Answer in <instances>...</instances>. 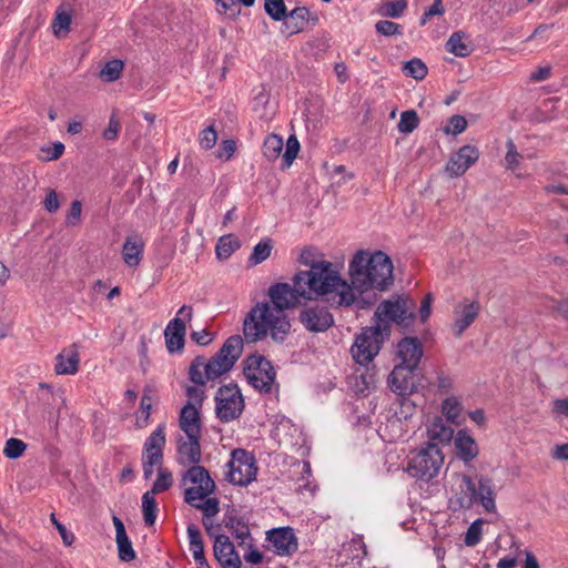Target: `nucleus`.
<instances>
[{
  "label": "nucleus",
  "mask_w": 568,
  "mask_h": 568,
  "mask_svg": "<svg viewBox=\"0 0 568 568\" xmlns=\"http://www.w3.org/2000/svg\"><path fill=\"white\" fill-rule=\"evenodd\" d=\"M186 532L189 538V550L192 554L197 568H211L204 555V544L199 527L194 524H190L186 528Z\"/></svg>",
  "instance_id": "obj_26"
},
{
  "label": "nucleus",
  "mask_w": 568,
  "mask_h": 568,
  "mask_svg": "<svg viewBox=\"0 0 568 568\" xmlns=\"http://www.w3.org/2000/svg\"><path fill=\"white\" fill-rule=\"evenodd\" d=\"M142 513L145 525H154L158 517V504L154 495L149 491H145L142 496Z\"/></svg>",
  "instance_id": "obj_37"
},
{
  "label": "nucleus",
  "mask_w": 568,
  "mask_h": 568,
  "mask_svg": "<svg viewBox=\"0 0 568 568\" xmlns=\"http://www.w3.org/2000/svg\"><path fill=\"white\" fill-rule=\"evenodd\" d=\"M384 432L388 433L385 435V437L390 442L402 439L406 434V430L403 428V422L399 417L396 416L387 420L384 427Z\"/></svg>",
  "instance_id": "obj_44"
},
{
  "label": "nucleus",
  "mask_w": 568,
  "mask_h": 568,
  "mask_svg": "<svg viewBox=\"0 0 568 568\" xmlns=\"http://www.w3.org/2000/svg\"><path fill=\"white\" fill-rule=\"evenodd\" d=\"M192 307L189 305H183L176 312L175 317L168 323L164 329V338L169 353H175L183 349L186 334V324L192 320Z\"/></svg>",
  "instance_id": "obj_14"
},
{
  "label": "nucleus",
  "mask_w": 568,
  "mask_h": 568,
  "mask_svg": "<svg viewBox=\"0 0 568 568\" xmlns=\"http://www.w3.org/2000/svg\"><path fill=\"white\" fill-rule=\"evenodd\" d=\"M80 353L75 344L63 348L55 356L54 372L58 375H74L79 371Z\"/></svg>",
  "instance_id": "obj_24"
},
{
  "label": "nucleus",
  "mask_w": 568,
  "mask_h": 568,
  "mask_svg": "<svg viewBox=\"0 0 568 568\" xmlns=\"http://www.w3.org/2000/svg\"><path fill=\"white\" fill-rule=\"evenodd\" d=\"M173 484V476L170 470L163 467H158V478L153 483L152 488L148 490L152 495L166 491Z\"/></svg>",
  "instance_id": "obj_40"
},
{
  "label": "nucleus",
  "mask_w": 568,
  "mask_h": 568,
  "mask_svg": "<svg viewBox=\"0 0 568 568\" xmlns=\"http://www.w3.org/2000/svg\"><path fill=\"white\" fill-rule=\"evenodd\" d=\"M291 328L286 313L272 307L268 302H260L251 308L243 322V335L247 343H256L268 334L282 342Z\"/></svg>",
  "instance_id": "obj_4"
},
{
  "label": "nucleus",
  "mask_w": 568,
  "mask_h": 568,
  "mask_svg": "<svg viewBox=\"0 0 568 568\" xmlns=\"http://www.w3.org/2000/svg\"><path fill=\"white\" fill-rule=\"evenodd\" d=\"M444 12H445V9L443 6V0H435L432 3V6L422 16L420 24L425 26L432 17L442 16V14H444Z\"/></svg>",
  "instance_id": "obj_56"
},
{
  "label": "nucleus",
  "mask_w": 568,
  "mask_h": 568,
  "mask_svg": "<svg viewBox=\"0 0 568 568\" xmlns=\"http://www.w3.org/2000/svg\"><path fill=\"white\" fill-rule=\"evenodd\" d=\"M82 215V203L78 200L71 203L70 210L65 217V224L68 226H77L81 222Z\"/></svg>",
  "instance_id": "obj_52"
},
{
  "label": "nucleus",
  "mask_w": 568,
  "mask_h": 568,
  "mask_svg": "<svg viewBox=\"0 0 568 568\" xmlns=\"http://www.w3.org/2000/svg\"><path fill=\"white\" fill-rule=\"evenodd\" d=\"M454 496L459 508L470 509L475 504L480 505L486 513L496 514V485L487 475L475 478L466 474L454 475Z\"/></svg>",
  "instance_id": "obj_6"
},
{
  "label": "nucleus",
  "mask_w": 568,
  "mask_h": 568,
  "mask_svg": "<svg viewBox=\"0 0 568 568\" xmlns=\"http://www.w3.org/2000/svg\"><path fill=\"white\" fill-rule=\"evenodd\" d=\"M121 124L115 115H112L109 120V124L103 132V136L106 140H115L119 135Z\"/></svg>",
  "instance_id": "obj_60"
},
{
  "label": "nucleus",
  "mask_w": 568,
  "mask_h": 568,
  "mask_svg": "<svg viewBox=\"0 0 568 568\" xmlns=\"http://www.w3.org/2000/svg\"><path fill=\"white\" fill-rule=\"evenodd\" d=\"M552 410L559 416L568 417V397L555 399L552 402Z\"/></svg>",
  "instance_id": "obj_64"
},
{
  "label": "nucleus",
  "mask_w": 568,
  "mask_h": 568,
  "mask_svg": "<svg viewBox=\"0 0 568 568\" xmlns=\"http://www.w3.org/2000/svg\"><path fill=\"white\" fill-rule=\"evenodd\" d=\"M243 351V338L239 335L229 337L222 348L210 359L197 356L189 368L190 379L200 386L215 381L227 373L240 358Z\"/></svg>",
  "instance_id": "obj_5"
},
{
  "label": "nucleus",
  "mask_w": 568,
  "mask_h": 568,
  "mask_svg": "<svg viewBox=\"0 0 568 568\" xmlns=\"http://www.w3.org/2000/svg\"><path fill=\"white\" fill-rule=\"evenodd\" d=\"M436 387H437L438 393L448 394L454 388L453 377L443 372L437 373Z\"/></svg>",
  "instance_id": "obj_54"
},
{
  "label": "nucleus",
  "mask_w": 568,
  "mask_h": 568,
  "mask_svg": "<svg viewBox=\"0 0 568 568\" xmlns=\"http://www.w3.org/2000/svg\"><path fill=\"white\" fill-rule=\"evenodd\" d=\"M506 149H507V152H506L505 159H504L505 168L507 170L511 171L513 173H515V175L517 178H521L523 176L521 173L518 172L520 164L525 158L530 159L531 155L530 154L525 155V154L520 153L517 150V146L511 139L507 140Z\"/></svg>",
  "instance_id": "obj_33"
},
{
  "label": "nucleus",
  "mask_w": 568,
  "mask_h": 568,
  "mask_svg": "<svg viewBox=\"0 0 568 568\" xmlns=\"http://www.w3.org/2000/svg\"><path fill=\"white\" fill-rule=\"evenodd\" d=\"M426 429L428 438L439 443H450L455 436L452 424L440 416L434 417Z\"/></svg>",
  "instance_id": "obj_31"
},
{
  "label": "nucleus",
  "mask_w": 568,
  "mask_h": 568,
  "mask_svg": "<svg viewBox=\"0 0 568 568\" xmlns=\"http://www.w3.org/2000/svg\"><path fill=\"white\" fill-rule=\"evenodd\" d=\"M152 404L153 400L151 395L144 392L141 398L140 409L135 416V425L138 428H144L149 425Z\"/></svg>",
  "instance_id": "obj_38"
},
{
  "label": "nucleus",
  "mask_w": 568,
  "mask_h": 568,
  "mask_svg": "<svg viewBox=\"0 0 568 568\" xmlns=\"http://www.w3.org/2000/svg\"><path fill=\"white\" fill-rule=\"evenodd\" d=\"M444 465L442 449L435 444H427L412 453L408 458L407 473L417 479L430 481L438 476Z\"/></svg>",
  "instance_id": "obj_7"
},
{
  "label": "nucleus",
  "mask_w": 568,
  "mask_h": 568,
  "mask_svg": "<svg viewBox=\"0 0 568 568\" xmlns=\"http://www.w3.org/2000/svg\"><path fill=\"white\" fill-rule=\"evenodd\" d=\"M404 72L416 80H422L427 75V67L420 59H412L406 62Z\"/></svg>",
  "instance_id": "obj_47"
},
{
  "label": "nucleus",
  "mask_w": 568,
  "mask_h": 568,
  "mask_svg": "<svg viewBox=\"0 0 568 568\" xmlns=\"http://www.w3.org/2000/svg\"><path fill=\"white\" fill-rule=\"evenodd\" d=\"M452 440H454L457 457L464 463L468 464L478 456V445L468 429H458Z\"/></svg>",
  "instance_id": "obj_23"
},
{
  "label": "nucleus",
  "mask_w": 568,
  "mask_h": 568,
  "mask_svg": "<svg viewBox=\"0 0 568 568\" xmlns=\"http://www.w3.org/2000/svg\"><path fill=\"white\" fill-rule=\"evenodd\" d=\"M311 477V465L308 462L303 463V471H302V478L303 484H300L298 488L301 490H307L311 494H313L316 490V485L312 484L310 480Z\"/></svg>",
  "instance_id": "obj_59"
},
{
  "label": "nucleus",
  "mask_w": 568,
  "mask_h": 568,
  "mask_svg": "<svg viewBox=\"0 0 568 568\" xmlns=\"http://www.w3.org/2000/svg\"><path fill=\"white\" fill-rule=\"evenodd\" d=\"M184 501L203 513V525L211 532L210 518L220 511L217 498L211 497L216 489L215 481L203 466H191L182 475Z\"/></svg>",
  "instance_id": "obj_3"
},
{
  "label": "nucleus",
  "mask_w": 568,
  "mask_h": 568,
  "mask_svg": "<svg viewBox=\"0 0 568 568\" xmlns=\"http://www.w3.org/2000/svg\"><path fill=\"white\" fill-rule=\"evenodd\" d=\"M284 141L281 135L277 134H268L263 143V155L268 161H275L278 159L283 151Z\"/></svg>",
  "instance_id": "obj_35"
},
{
  "label": "nucleus",
  "mask_w": 568,
  "mask_h": 568,
  "mask_svg": "<svg viewBox=\"0 0 568 568\" xmlns=\"http://www.w3.org/2000/svg\"><path fill=\"white\" fill-rule=\"evenodd\" d=\"M397 365L416 369L422 357L423 347L420 342L415 337H405L397 344Z\"/></svg>",
  "instance_id": "obj_21"
},
{
  "label": "nucleus",
  "mask_w": 568,
  "mask_h": 568,
  "mask_svg": "<svg viewBox=\"0 0 568 568\" xmlns=\"http://www.w3.org/2000/svg\"><path fill=\"white\" fill-rule=\"evenodd\" d=\"M298 317L303 326L314 333L325 332L334 324L331 312L325 306L321 305L303 307Z\"/></svg>",
  "instance_id": "obj_15"
},
{
  "label": "nucleus",
  "mask_w": 568,
  "mask_h": 568,
  "mask_svg": "<svg viewBox=\"0 0 568 568\" xmlns=\"http://www.w3.org/2000/svg\"><path fill=\"white\" fill-rule=\"evenodd\" d=\"M300 151V142L295 135H290L286 141L285 152L282 156V168L287 169L292 165Z\"/></svg>",
  "instance_id": "obj_42"
},
{
  "label": "nucleus",
  "mask_w": 568,
  "mask_h": 568,
  "mask_svg": "<svg viewBox=\"0 0 568 568\" xmlns=\"http://www.w3.org/2000/svg\"><path fill=\"white\" fill-rule=\"evenodd\" d=\"M215 559L223 568H241V559L235 551L234 545L225 535H217L213 545Z\"/></svg>",
  "instance_id": "obj_20"
},
{
  "label": "nucleus",
  "mask_w": 568,
  "mask_h": 568,
  "mask_svg": "<svg viewBox=\"0 0 568 568\" xmlns=\"http://www.w3.org/2000/svg\"><path fill=\"white\" fill-rule=\"evenodd\" d=\"M180 427L185 433L186 437H200L201 423L200 412L195 404L187 403L180 414Z\"/></svg>",
  "instance_id": "obj_25"
},
{
  "label": "nucleus",
  "mask_w": 568,
  "mask_h": 568,
  "mask_svg": "<svg viewBox=\"0 0 568 568\" xmlns=\"http://www.w3.org/2000/svg\"><path fill=\"white\" fill-rule=\"evenodd\" d=\"M63 151H64V145L61 142H57L52 146L42 149V152L44 153V159L47 161L58 160L63 154Z\"/></svg>",
  "instance_id": "obj_61"
},
{
  "label": "nucleus",
  "mask_w": 568,
  "mask_h": 568,
  "mask_svg": "<svg viewBox=\"0 0 568 568\" xmlns=\"http://www.w3.org/2000/svg\"><path fill=\"white\" fill-rule=\"evenodd\" d=\"M414 371L413 368H408L400 365H395L390 374L388 375V385L390 389L399 395L400 397H405L410 395L415 389L414 382Z\"/></svg>",
  "instance_id": "obj_22"
},
{
  "label": "nucleus",
  "mask_w": 568,
  "mask_h": 568,
  "mask_svg": "<svg viewBox=\"0 0 568 568\" xmlns=\"http://www.w3.org/2000/svg\"><path fill=\"white\" fill-rule=\"evenodd\" d=\"M26 448H27V445L21 439L9 438L6 442V446L3 448V455L10 459H17L22 456Z\"/></svg>",
  "instance_id": "obj_48"
},
{
  "label": "nucleus",
  "mask_w": 568,
  "mask_h": 568,
  "mask_svg": "<svg viewBox=\"0 0 568 568\" xmlns=\"http://www.w3.org/2000/svg\"><path fill=\"white\" fill-rule=\"evenodd\" d=\"M244 408V399L236 385H224L215 395V412L223 423L239 418Z\"/></svg>",
  "instance_id": "obj_12"
},
{
  "label": "nucleus",
  "mask_w": 568,
  "mask_h": 568,
  "mask_svg": "<svg viewBox=\"0 0 568 568\" xmlns=\"http://www.w3.org/2000/svg\"><path fill=\"white\" fill-rule=\"evenodd\" d=\"M415 303L409 298L404 297H394L390 300L383 301L376 312L375 317L377 318V324L382 327L386 325L387 335L389 334L390 322L396 323L398 325H405L410 321L414 316Z\"/></svg>",
  "instance_id": "obj_11"
},
{
  "label": "nucleus",
  "mask_w": 568,
  "mask_h": 568,
  "mask_svg": "<svg viewBox=\"0 0 568 568\" xmlns=\"http://www.w3.org/2000/svg\"><path fill=\"white\" fill-rule=\"evenodd\" d=\"M446 49L460 58L468 57L473 51L470 42L465 41V33L463 32H454L446 42Z\"/></svg>",
  "instance_id": "obj_34"
},
{
  "label": "nucleus",
  "mask_w": 568,
  "mask_h": 568,
  "mask_svg": "<svg viewBox=\"0 0 568 568\" xmlns=\"http://www.w3.org/2000/svg\"><path fill=\"white\" fill-rule=\"evenodd\" d=\"M226 468L225 478L233 485L247 486L256 479V459L252 453L245 449L232 450Z\"/></svg>",
  "instance_id": "obj_9"
},
{
  "label": "nucleus",
  "mask_w": 568,
  "mask_h": 568,
  "mask_svg": "<svg viewBox=\"0 0 568 568\" xmlns=\"http://www.w3.org/2000/svg\"><path fill=\"white\" fill-rule=\"evenodd\" d=\"M272 240L266 237L261 240L252 251V254L250 256V263L253 265H257L262 262H264L272 252Z\"/></svg>",
  "instance_id": "obj_39"
},
{
  "label": "nucleus",
  "mask_w": 568,
  "mask_h": 568,
  "mask_svg": "<svg viewBox=\"0 0 568 568\" xmlns=\"http://www.w3.org/2000/svg\"><path fill=\"white\" fill-rule=\"evenodd\" d=\"M72 16L73 9L70 4L63 3L57 8L51 23L53 34L57 38H64L69 33Z\"/></svg>",
  "instance_id": "obj_32"
},
{
  "label": "nucleus",
  "mask_w": 568,
  "mask_h": 568,
  "mask_svg": "<svg viewBox=\"0 0 568 568\" xmlns=\"http://www.w3.org/2000/svg\"><path fill=\"white\" fill-rule=\"evenodd\" d=\"M479 159V151L476 146L463 145L457 152L453 153L446 164V173L450 178H458L475 164Z\"/></svg>",
  "instance_id": "obj_17"
},
{
  "label": "nucleus",
  "mask_w": 568,
  "mask_h": 568,
  "mask_svg": "<svg viewBox=\"0 0 568 568\" xmlns=\"http://www.w3.org/2000/svg\"><path fill=\"white\" fill-rule=\"evenodd\" d=\"M386 336V325L383 327L381 325H375L363 328L351 347L354 361L359 365L369 364L379 353Z\"/></svg>",
  "instance_id": "obj_8"
},
{
  "label": "nucleus",
  "mask_w": 568,
  "mask_h": 568,
  "mask_svg": "<svg viewBox=\"0 0 568 568\" xmlns=\"http://www.w3.org/2000/svg\"><path fill=\"white\" fill-rule=\"evenodd\" d=\"M200 437L180 440L178 446V460L184 466H199L201 460Z\"/></svg>",
  "instance_id": "obj_27"
},
{
  "label": "nucleus",
  "mask_w": 568,
  "mask_h": 568,
  "mask_svg": "<svg viewBox=\"0 0 568 568\" xmlns=\"http://www.w3.org/2000/svg\"><path fill=\"white\" fill-rule=\"evenodd\" d=\"M310 11L304 7L295 8L288 14L287 24L293 23L292 32H300L303 30L304 24L307 21Z\"/></svg>",
  "instance_id": "obj_45"
},
{
  "label": "nucleus",
  "mask_w": 568,
  "mask_h": 568,
  "mask_svg": "<svg viewBox=\"0 0 568 568\" xmlns=\"http://www.w3.org/2000/svg\"><path fill=\"white\" fill-rule=\"evenodd\" d=\"M349 288L355 297L354 305L364 310L374 303L371 291H385L393 284V262L382 251L371 253L358 251L348 264Z\"/></svg>",
  "instance_id": "obj_2"
},
{
  "label": "nucleus",
  "mask_w": 568,
  "mask_h": 568,
  "mask_svg": "<svg viewBox=\"0 0 568 568\" xmlns=\"http://www.w3.org/2000/svg\"><path fill=\"white\" fill-rule=\"evenodd\" d=\"M112 520L115 528V541L119 550V558L123 561H131L135 558V552L125 532L124 525L116 516H113Z\"/></svg>",
  "instance_id": "obj_30"
},
{
  "label": "nucleus",
  "mask_w": 568,
  "mask_h": 568,
  "mask_svg": "<svg viewBox=\"0 0 568 568\" xmlns=\"http://www.w3.org/2000/svg\"><path fill=\"white\" fill-rule=\"evenodd\" d=\"M144 241L139 235L128 236L123 243L122 257L129 267H136L143 256Z\"/></svg>",
  "instance_id": "obj_28"
},
{
  "label": "nucleus",
  "mask_w": 568,
  "mask_h": 568,
  "mask_svg": "<svg viewBox=\"0 0 568 568\" xmlns=\"http://www.w3.org/2000/svg\"><path fill=\"white\" fill-rule=\"evenodd\" d=\"M480 304L477 301L464 300L453 311V332L460 336L477 318Z\"/></svg>",
  "instance_id": "obj_18"
},
{
  "label": "nucleus",
  "mask_w": 568,
  "mask_h": 568,
  "mask_svg": "<svg viewBox=\"0 0 568 568\" xmlns=\"http://www.w3.org/2000/svg\"><path fill=\"white\" fill-rule=\"evenodd\" d=\"M300 263L308 270L297 272L293 283L300 287L302 298L313 300L332 296L337 306L349 307L356 301L349 284L339 270L324 257V254L314 246L304 247L300 254Z\"/></svg>",
  "instance_id": "obj_1"
},
{
  "label": "nucleus",
  "mask_w": 568,
  "mask_h": 568,
  "mask_svg": "<svg viewBox=\"0 0 568 568\" xmlns=\"http://www.w3.org/2000/svg\"><path fill=\"white\" fill-rule=\"evenodd\" d=\"M265 11L275 21H281L286 17V8L283 0H265Z\"/></svg>",
  "instance_id": "obj_49"
},
{
  "label": "nucleus",
  "mask_w": 568,
  "mask_h": 568,
  "mask_svg": "<svg viewBox=\"0 0 568 568\" xmlns=\"http://www.w3.org/2000/svg\"><path fill=\"white\" fill-rule=\"evenodd\" d=\"M375 28L379 34L387 37L402 33L400 26L389 20L378 21Z\"/></svg>",
  "instance_id": "obj_53"
},
{
  "label": "nucleus",
  "mask_w": 568,
  "mask_h": 568,
  "mask_svg": "<svg viewBox=\"0 0 568 568\" xmlns=\"http://www.w3.org/2000/svg\"><path fill=\"white\" fill-rule=\"evenodd\" d=\"M418 116L414 110L404 111L397 124L398 131L404 134L412 133L418 125Z\"/></svg>",
  "instance_id": "obj_43"
},
{
  "label": "nucleus",
  "mask_w": 568,
  "mask_h": 568,
  "mask_svg": "<svg viewBox=\"0 0 568 568\" xmlns=\"http://www.w3.org/2000/svg\"><path fill=\"white\" fill-rule=\"evenodd\" d=\"M483 524L484 520L480 518L476 519L470 524L464 539L466 546L474 547L480 541L483 534Z\"/></svg>",
  "instance_id": "obj_46"
},
{
  "label": "nucleus",
  "mask_w": 568,
  "mask_h": 568,
  "mask_svg": "<svg viewBox=\"0 0 568 568\" xmlns=\"http://www.w3.org/2000/svg\"><path fill=\"white\" fill-rule=\"evenodd\" d=\"M191 338L196 344L202 345V346H206V345H209L213 341L214 336H213V334H211L206 329H201V331H197V332H193L191 334Z\"/></svg>",
  "instance_id": "obj_63"
},
{
  "label": "nucleus",
  "mask_w": 568,
  "mask_h": 568,
  "mask_svg": "<svg viewBox=\"0 0 568 568\" xmlns=\"http://www.w3.org/2000/svg\"><path fill=\"white\" fill-rule=\"evenodd\" d=\"M244 376L256 390L270 393L275 383L276 372L263 355L252 354L244 362Z\"/></svg>",
  "instance_id": "obj_10"
},
{
  "label": "nucleus",
  "mask_w": 568,
  "mask_h": 568,
  "mask_svg": "<svg viewBox=\"0 0 568 568\" xmlns=\"http://www.w3.org/2000/svg\"><path fill=\"white\" fill-rule=\"evenodd\" d=\"M216 140L217 134L213 126L204 129L200 134V145L205 150L212 149L215 145Z\"/></svg>",
  "instance_id": "obj_55"
},
{
  "label": "nucleus",
  "mask_w": 568,
  "mask_h": 568,
  "mask_svg": "<svg viewBox=\"0 0 568 568\" xmlns=\"http://www.w3.org/2000/svg\"><path fill=\"white\" fill-rule=\"evenodd\" d=\"M240 247V241L232 234L220 237L215 252L220 260L229 258Z\"/></svg>",
  "instance_id": "obj_36"
},
{
  "label": "nucleus",
  "mask_w": 568,
  "mask_h": 568,
  "mask_svg": "<svg viewBox=\"0 0 568 568\" xmlns=\"http://www.w3.org/2000/svg\"><path fill=\"white\" fill-rule=\"evenodd\" d=\"M267 540L280 556H288L297 550V539L291 527H281L267 532Z\"/></svg>",
  "instance_id": "obj_19"
},
{
  "label": "nucleus",
  "mask_w": 568,
  "mask_h": 568,
  "mask_svg": "<svg viewBox=\"0 0 568 568\" xmlns=\"http://www.w3.org/2000/svg\"><path fill=\"white\" fill-rule=\"evenodd\" d=\"M124 64L121 60L108 61L100 71V78L105 82L118 80L123 72Z\"/></svg>",
  "instance_id": "obj_41"
},
{
  "label": "nucleus",
  "mask_w": 568,
  "mask_h": 568,
  "mask_svg": "<svg viewBox=\"0 0 568 568\" xmlns=\"http://www.w3.org/2000/svg\"><path fill=\"white\" fill-rule=\"evenodd\" d=\"M440 413L449 424L462 426L465 423L464 406L457 396H447L440 404Z\"/></svg>",
  "instance_id": "obj_29"
},
{
  "label": "nucleus",
  "mask_w": 568,
  "mask_h": 568,
  "mask_svg": "<svg viewBox=\"0 0 568 568\" xmlns=\"http://www.w3.org/2000/svg\"><path fill=\"white\" fill-rule=\"evenodd\" d=\"M406 7L407 3L405 0L388 2L385 7V14L390 18H399L404 13Z\"/></svg>",
  "instance_id": "obj_57"
},
{
  "label": "nucleus",
  "mask_w": 568,
  "mask_h": 568,
  "mask_svg": "<svg viewBox=\"0 0 568 568\" xmlns=\"http://www.w3.org/2000/svg\"><path fill=\"white\" fill-rule=\"evenodd\" d=\"M236 150V144L233 140H225L221 143L216 156L220 160L227 161L230 160Z\"/></svg>",
  "instance_id": "obj_58"
},
{
  "label": "nucleus",
  "mask_w": 568,
  "mask_h": 568,
  "mask_svg": "<svg viewBox=\"0 0 568 568\" xmlns=\"http://www.w3.org/2000/svg\"><path fill=\"white\" fill-rule=\"evenodd\" d=\"M216 10L220 14H229L232 18L241 12L237 0H216Z\"/></svg>",
  "instance_id": "obj_50"
},
{
  "label": "nucleus",
  "mask_w": 568,
  "mask_h": 568,
  "mask_svg": "<svg viewBox=\"0 0 568 568\" xmlns=\"http://www.w3.org/2000/svg\"><path fill=\"white\" fill-rule=\"evenodd\" d=\"M165 424H160L146 438L143 446V476L150 479L154 467H162L163 448L165 446Z\"/></svg>",
  "instance_id": "obj_13"
},
{
  "label": "nucleus",
  "mask_w": 568,
  "mask_h": 568,
  "mask_svg": "<svg viewBox=\"0 0 568 568\" xmlns=\"http://www.w3.org/2000/svg\"><path fill=\"white\" fill-rule=\"evenodd\" d=\"M467 128V121L462 115H453L448 124L444 128L446 134L457 135L464 132Z\"/></svg>",
  "instance_id": "obj_51"
},
{
  "label": "nucleus",
  "mask_w": 568,
  "mask_h": 568,
  "mask_svg": "<svg viewBox=\"0 0 568 568\" xmlns=\"http://www.w3.org/2000/svg\"><path fill=\"white\" fill-rule=\"evenodd\" d=\"M203 386H200L196 384V386H190L186 389V395L190 399L189 403L195 404L197 407L201 406V403L204 397V390L202 388Z\"/></svg>",
  "instance_id": "obj_62"
},
{
  "label": "nucleus",
  "mask_w": 568,
  "mask_h": 568,
  "mask_svg": "<svg viewBox=\"0 0 568 568\" xmlns=\"http://www.w3.org/2000/svg\"><path fill=\"white\" fill-rule=\"evenodd\" d=\"M272 307L283 311L294 307L302 297L300 287L293 283H276L270 286L267 293Z\"/></svg>",
  "instance_id": "obj_16"
}]
</instances>
